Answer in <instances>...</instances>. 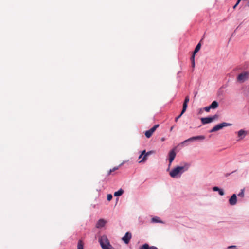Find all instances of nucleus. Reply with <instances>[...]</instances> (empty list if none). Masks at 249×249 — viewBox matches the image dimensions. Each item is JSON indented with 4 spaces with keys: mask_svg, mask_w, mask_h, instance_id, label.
Returning <instances> with one entry per match:
<instances>
[{
    "mask_svg": "<svg viewBox=\"0 0 249 249\" xmlns=\"http://www.w3.org/2000/svg\"><path fill=\"white\" fill-rule=\"evenodd\" d=\"M123 193H124V191L122 189H120L118 191L115 192L114 193V195L115 196H121L123 194Z\"/></svg>",
    "mask_w": 249,
    "mask_h": 249,
    "instance_id": "17",
    "label": "nucleus"
},
{
    "mask_svg": "<svg viewBox=\"0 0 249 249\" xmlns=\"http://www.w3.org/2000/svg\"><path fill=\"white\" fill-rule=\"evenodd\" d=\"M185 111L186 110H182V112L180 113V114L175 118V122L178 121V119L182 115V114L185 112Z\"/></svg>",
    "mask_w": 249,
    "mask_h": 249,
    "instance_id": "23",
    "label": "nucleus"
},
{
    "mask_svg": "<svg viewBox=\"0 0 249 249\" xmlns=\"http://www.w3.org/2000/svg\"><path fill=\"white\" fill-rule=\"evenodd\" d=\"M191 59H192V67H195V60H194V58H192V57H191Z\"/></svg>",
    "mask_w": 249,
    "mask_h": 249,
    "instance_id": "28",
    "label": "nucleus"
},
{
    "mask_svg": "<svg viewBox=\"0 0 249 249\" xmlns=\"http://www.w3.org/2000/svg\"><path fill=\"white\" fill-rule=\"evenodd\" d=\"M248 6L249 7V1L248 2Z\"/></svg>",
    "mask_w": 249,
    "mask_h": 249,
    "instance_id": "34",
    "label": "nucleus"
},
{
    "mask_svg": "<svg viewBox=\"0 0 249 249\" xmlns=\"http://www.w3.org/2000/svg\"><path fill=\"white\" fill-rule=\"evenodd\" d=\"M201 43L200 42H199L197 45L196 46V47L195 49V50L194 51V53H193V55L192 56V58H195V55L196 54V53H197L199 50H200V48H201Z\"/></svg>",
    "mask_w": 249,
    "mask_h": 249,
    "instance_id": "12",
    "label": "nucleus"
},
{
    "mask_svg": "<svg viewBox=\"0 0 249 249\" xmlns=\"http://www.w3.org/2000/svg\"><path fill=\"white\" fill-rule=\"evenodd\" d=\"M249 76V72L248 71H245L238 75L237 80L238 82L243 83L248 79Z\"/></svg>",
    "mask_w": 249,
    "mask_h": 249,
    "instance_id": "4",
    "label": "nucleus"
},
{
    "mask_svg": "<svg viewBox=\"0 0 249 249\" xmlns=\"http://www.w3.org/2000/svg\"><path fill=\"white\" fill-rule=\"evenodd\" d=\"M228 249H236V247L235 246H231L228 247Z\"/></svg>",
    "mask_w": 249,
    "mask_h": 249,
    "instance_id": "29",
    "label": "nucleus"
},
{
    "mask_svg": "<svg viewBox=\"0 0 249 249\" xmlns=\"http://www.w3.org/2000/svg\"><path fill=\"white\" fill-rule=\"evenodd\" d=\"M150 249H158V248L155 246H151Z\"/></svg>",
    "mask_w": 249,
    "mask_h": 249,
    "instance_id": "30",
    "label": "nucleus"
},
{
    "mask_svg": "<svg viewBox=\"0 0 249 249\" xmlns=\"http://www.w3.org/2000/svg\"><path fill=\"white\" fill-rule=\"evenodd\" d=\"M145 153V150H143L142 151L141 154L139 156V158L141 159L142 156Z\"/></svg>",
    "mask_w": 249,
    "mask_h": 249,
    "instance_id": "27",
    "label": "nucleus"
},
{
    "mask_svg": "<svg viewBox=\"0 0 249 249\" xmlns=\"http://www.w3.org/2000/svg\"><path fill=\"white\" fill-rule=\"evenodd\" d=\"M231 124L227 123L226 122H223L220 124H219L217 125H216L210 131V132H213L215 131H217L218 130H219L221 129H222L224 127L228 126L231 125Z\"/></svg>",
    "mask_w": 249,
    "mask_h": 249,
    "instance_id": "3",
    "label": "nucleus"
},
{
    "mask_svg": "<svg viewBox=\"0 0 249 249\" xmlns=\"http://www.w3.org/2000/svg\"><path fill=\"white\" fill-rule=\"evenodd\" d=\"M173 128H174V126H172L170 128V131H172V130L173 129Z\"/></svg>",
    "mask_w": 249,
    "mask_h": 249,
    "instance_id": "33",
    "label": "nucleus"
},
{
    "mask_svg": "<svg viewBox=\"0 0 249 249\" xmlns=\"http://www.w3.org/2000/svg\"><path fill=\"white\" fill-rule=\"evenodd\" d=\"M118 169H119V167H115L113 168L112 169H110L108 171L107 175L108 176L110 175L112 172L118 170Z\"/></svg>",
    "mask_w": 249,
    "mask_h": 249,
    "instance_id": "22",
    "label": "nucleus"
},
{
    "mask_svg": "<svg viewBox=\"0 0 249 249\" xmlns=\"http://www.w3.org/2000/svg\"><path fill=\"white\" fill-rule=\"evenodd\" d=\"M247 133L245 131H244V130H239L238 132V136L239 137H240L241 138H244L246 135Z\"/></svg>",
    "mask_w": 249,
    "mask_h": 249,
    "instance_id": "14",
    "label": "nucleus"
},
{
    "mask_svg": "<svg viewBox=\"0 0 249 249\" xmlns=\"http://www.w3.org/2000/svg\"><path fill=\"white\" fill-rule=\"evenodd\" d=\"M152 134H153V133H152L150 131V130H148L145 131V135L148 138H150L152 135Z\"/></svg>",
    "mask_w": 249,
    "mask_h": 249,
    "instance_id": "20",
    "label": "nucleus"
},
{
    "mask_svg": "<svg viewBox=\"0 0 249 249\" xmlns=\"http://www.w3.org/2000/svg\"><path fill=\"white\" fill-rule=\"evenodd\" d=\"M218 106V102L214 101H213L210 106L204 107L203 109H212V108L214 109V108L217 107Z\"/></svg>",
    "mask_w": 249,
    "mask_h": 249,
    "instance_id": "10",
    "label": "nucleus"
},
{
    "mask_svg": "<svg viewBox=\"0 0 249 249\" xmlns=\"http://www.w3.org/2000/svg\"><path fill=\"white\" fill-rule=\"evenodd\" d=\"M217 118V115H214L212 117H208L205 118H201V121L203 124H207L213 122L215 118Z\"/></svg>",
    "mask_w": 249,
    "mask_h": 249,
    "instance_id": "6",
    "label": "nucleus"
},
{
    "mask_svg": "<svg viewBox=\"0 0 249 249\" xmlns=\"http://www.w3.org/2000/svg\"><path fill=\"white\" fill-rule=\"evenodd\" d=\"M99 241L103 249H112L113 248L106 235L101 236L99 239Z\"/></svg>",
    "mask_w": 249,
    "mask_h": 249,
    "instance_id": "2",
    "label": "nucleus"
},
{
    "mask_svg": "<svg viewBox=\"0 0 249 249\" xmlns=\"http://www.w3.org/2000/svg\"><path fill=\"white\" fill-rule=\"evenodd\" d=\"M132 237L131 234L129 232H126L125 235L122 238V240L125 244H128Z\"/></svg>",
    "mask_w": 249,
    "mask_h": 249,
    "instance_id": "8",
    "label": "nucleus"
},
{
    "mask_svg": "<svg viewBox=\"0 0 249 249\" xmlns=\"http://www.w3.org/2000/svg\"><path fill=\"white\" fill-rule=\"evenodd\" d=\"M139 249H150V246L148 244L145 243L140 246Z\"/></svg>",
    "mask_w": 249,
    "mask_h": 249,
    "instance_id": "18",
    "label": "nucleus"
},
{
    "mask_svg": "<svg viewBox=\"0 0 249 249\" xmlns=\"http://www.w3.org/2000/svg\"><path fill=\"white\" fill-rule=\"evenodd\" d=\"M205 139V137L203 135L194 136V137H191V138L188 139L187 140H186L185 141H183L182 143H185L187 142H192L193 141H196V140H203Z\"/></svg>",
    "mask_w": 249,
    "mask_h": 249,
    "instance_id": "5",
    "label": "nucleus"
},
{
    "mask_svg": "<svg viewBox=\"0 0 249 249\" xmlns=\"http://www.w3.org/2000/svg\"><path fill=\"white\" fill-rule=\"evenodd\" d=\"M112 198V196L111 194H108L107 195V200L108 201H110Z\"/></svg>",
    "mask_w": 249,
    "mask_h": 249,
    "instance_id": "26",
    "label": "nucleus"
},
{
    "mask_svg": "<svg viewBox=\"0 0 249 249\" xmlns=\"http://www.w3.org/2000/svg\"><path fill=\"white\" fill-rule=\"evenodd\" d=\"M189 101V98L188 96H187L185 98V101L184 102V103L183 104L182 109H186L187 107V103Z\"/></svg>",
    "mask_w": 249,
    "mask_h": 249,
    "instance_id": "15",
    "label": "nucleus"
},
{
    "mask_svg": "<svg viewBox=\"0 0 249 249\" xmlns=\"http://www.w3.org/2000/svg\"><path fill=\"white\" fill-rule=\"evenodd\" d=\"M152 153V151H149V152H147L146 153H148V155H149L150 154H151Z\"/></svg>",
    "mask_w": 249,
    "mask_h": 249,
    "instance_id": "32",
    "label": "nucleus"
},
{
    "mask_svg": "<svg viewBox=\"0 0 249 249\" xmlns=\"http://www.w3.org/2000/svg\"><path fill=\"white\" fill-rule=\"evenodd\" d=\"M176 155L175 149H173L171 150L169 153V166L171 164L172 162L174 160Z\"/></svg>",
    "mask_w": 249,
    "mask_h": 249,
    "instance_id": "7",
    "label": "nucleus"
},
{
    "mask_svg": "<svg viewBox=\"0 0 249 249\" xmlns=\"http://www.w3.org/2000/svg\"><path fill=\"white\" fill-rule=\"evenodd\" d=\"M106 223V222L105 220H104L103 219H100L97 222L96 227L97 228H102L105 225Z\"/></svg>",
    "mask_w": 249,
    "mask_h": 249,
    "instance_id": "11",
    "label": "nucleus"
},
{
    "mask_svg": "<svg viewBox=\"0 0 249 249\" xmlns=\"http://www.w3.org/2000/svg\"><path fill=\"white\" fill-rule=\"evenodd\" d=\"M77 249H84V244L81 240L78 241L77 244Z\"/></svg>",
    "mask_w": 249,
    "mask_h": 249,
    "instance_id": "16",
    "label": "nucleus"
},
{
    "mask_svg": "<svg viewBox=\"0 0 249 249\" xmlns=\"http://www.w3.org/2000/svg\"><path fill=\"white\" fill-rule=\"evenodd\" d=\"M189 167L188 164H185L183 166H178L174 168L170 172V175L172 178H176L178 176H180L185 171L188 170Z\"/></svg>",
    "mask_w": 249,
    "mask_h": 249,
    "instance_id": "1",
    "label": "nucleus"
},
{
    "mask_svg": "<svg viewBox=\"0 0 249 249\" xmlns=\"http://www.w3.org/2000/svg\"><path fill=\"white\" fill-rule=\"evenodd\" d=\"M152 221L153 222H160V221L159 220L158 217H154L152 219Z\"/></svg>",
    "mask_w": 249,
    "mask_h": 249,
    "instance_id": "25",
    "label": "nucleus"
},
{
    "mask_svg": "<svg viewBox=\"0 0 249 249\" xmlns=\"http://www.w3.org/2000/svg\"><path fill=\"white\" fill-rule=\"evenodd\" d=\"M238 196L240 197H243L244 196V189L241 190V191L240 193H239L238 195Z\"/></svg>",
    "mask_w": 249,
    "mask_h": 249,
    "instance_id": "24",
    "label": "nucleus"
},
{
    "mask_svg": "<svg viewBox=\"0 0 249 249\" xmlns=\"http://www.w3.org/2000/svg\"><path fill=\"white\" fill-rule=\"evenodd\" d=\"M238 5V4H237V2L235 4V5L233 6V9H235Z\"/></svg>",
    "mask_w": 249,
    "mask_h": 249,
    "instance_id": "31",
    "label": "nucleus"
},
{
    "mask_svg": "<svg viewBox=\"0 0 249 249\" xmlns=\"http://www.w3.org/2000/svg\"><path fill=\"white\" fill-rule=\"evenodd\" d=\"M213 191H217L218 192L219 195L221 196H223L224 195V192L223 190L219 188L218 187L215 186L213 188Z\"/></svg>",
    "mask_w": 249,
    "mask_h": 249,
    "instance_id": "13",
    "label": "nucleus"
},
{
    "mask_svg": "<svg viewBox=\"0 0 249 249\" xmlns=\"http://www.w3.org/2000/svg\"><path fill=\"white\" fill-rule=\"evenodd\" d=\"M148 156V153H145L144 155H143V157L142 158V159L140 160L139 162V163H141V162H144L146 160H147V156Z\"/></svg>",
    "mask_w": 249,
    "mask_h": 249,
    "instance_id": "19",
    "label": "nucleus"
},
{
    "mask_svg": "<svg viewBox=\"0 0 249 249\" xmlns=\"http://www.w3.org/2000/svg\"><path fill=\"white\" fill-rule=\"evenodd\" d=\"M229 201L230 205H235L237 203V196L236 194H233L231 197L230 198Z\"/></svg>",
    "mask_w": 249,
    "mask_h": 249,
    "instance_id": "9",
    "label": "nucleus"
},
{
    "mask_svg": "<svg viewBox=\"0 0 249 249\" xmlns=\"http://www.w3.org/2000/svg\"><path fill=\"white\" fill-rule=\"evenodd\" d=\"M159 124H156L153 127H152L151 129H150V131L152 132V133H154L155 132V131L156 130V129L159 127Z\"/></svg>",
    "mask_w": 249,
    "mask_h": 249,
    "instance_id": "21",
    "label": "nucleus"
},
{
    "mask_svg": "<svg viewBox=\"0 0 249 249\" xmlns=\"http://www.w3.org/2000/svg\"><path fill=\"white\" fill-rule=\"evenodd\" d=\"M207 111H209L210 110L209 109H207V110H206Z\"/></svg>",
    "mask_w": 249,
    "mask_h": 249,
    "instance_id": "35",
    "label": "nucleus"
}]
</instances>
